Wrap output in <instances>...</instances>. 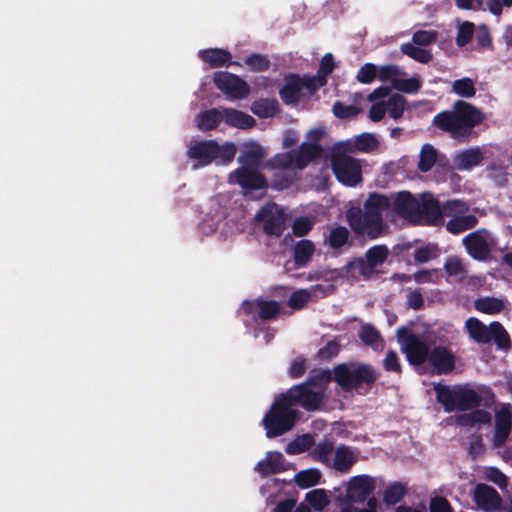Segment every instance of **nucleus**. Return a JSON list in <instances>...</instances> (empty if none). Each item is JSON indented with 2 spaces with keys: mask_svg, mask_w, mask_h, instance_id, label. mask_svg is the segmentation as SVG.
Masks as SVG:
<instances>
[{
  "mask_svg": "<svg viewBox=\"0 0 512 512\" xmlns=\"http://www.w3.org/2000/svg\"><path fill=\"white\" fill-rule=\"evenodd\" d=\"M223 118L227 125L239 129L252 128L256 121L249 114L233 108L223 109Z\"/></svg>",
  "mask_w": 512,
  "mask_h": 512,
  "instance_id": "cd10ccee",
  "label": "nucleus"
},
{
  "mask_svg": "<svg viewBox=\"0 0 512 512\" xmlns=\"http://www.w3.org/2000/svg\"><path fill=\"white\" fill-rule=\"evenodd\" d=\"M314 223L308 217H298L292 225L293 234L297 237L306 236L313 228Z\"/></svg>",
  "mask_w": 512,
  "mask_h": 512,
  "instance_id": "052dcab7",
  "label": "nucleus"
},
{
  "mask_svg": "<svg viewBox=\"0 0 512 512\" xmlns=\"http://www.w3.org/2000/svg\"><path fill=\"white\" fill-rule=\"evenodd\" d=\"M429 512H453V509L445 497L435 496L430 499Z\"/></svg>",
  "mask_w": 512,
  "mask_h": 512,
  "instance_id": "69168bd1",
  "label": "nucleus"
},
{
  "mask_svg": "<svg viewBox=\"0 0 512 512\" xmlns=\"http://www.w3.org/2000/svg\"><path fill=\"white\" fill-rule=\"evenodd\" d=\"M401 51L403 54L409 56L413 60L420 62V63H429L433 56L430 51L417 47L412 43H405L401 46Z\"/></svg>",
  "mask_w": 512,
  "mask_h": 512,
  "instance_id": "37998d69",
  "label": "nucleus"
},
{
  "mask_svg": "<svg viewBox=\"0 0 512 512\" xmlns=\"http://www.w3.org/2000/svg\"><path fill=\"white\" fill-rule=\"evenodd\" d=\"M217 89L234 99H244L250 93V87L239 76L227 71H217L213 75Z\"/></svg>",
  "mask_w": 512,
  "mask_h": 512,
  "instance_id": "dca6fc26",
  "label": "nucleus"
},
{
  "mask_svg": "<svg viewBox=\"0 0 512 512\" xmlns=\"http://www.w3.org/2000/svg\"><path fill=\"white\" fill-rule=\"evenodd\" d=\"M379 374L369 364L341 363L334 367L332 380L345 392L366 394L375 384Z\"/></svg>",
  "mask_w": 512,
  "mask_h": 512,
  "instance_id": "20e7f679",
  "label": "nucleus"
},
{
  "mask_svg": "<svg viewBox=\"0 0 512 512\" xmlns=\"http://www.w3.org/2000/svg\"><path fill=\"white\" fill-rule=\"evenodd\" d=\"M333 114L339 119H348L358 115L361 108L354 105H345L341 101L334 102L332 106Z\"/></svg>",
  "mask_w": 512,
  "mask_h": 512,
  "instance_id": "603ef678",
  "label": "nucleus"
},
{
  "mask_svg": "<svg viewBox=\"0 0 512 512\" xmlns=\"http://www.w3.org/2000/svg\"><path fill=\"white\" fill-rule=\"evenodd\" d=\"M321 473L317 469H307L295 475V482L299 488L306 489L319 483Z\"/></svg>",
  "mask_w": 512,
  "mask_h": 512,
  "instance_id": "c03bdc74",
  "label": "nucleus"
},
{
  "mask_svg": "<svg viewBox=\"0 0 512 512\" xmlns=\"http://www.w3.org/2000/svg\"><path fill=\"white\" fill-rule=\"evenodd\" d=\"M310 299L311 293L307 289H299L290 295L287 304L294 310H301L307 305Z\"/></svg>",
  "mask_w": 512,
  "mask_h": 512,
  "instance_id": "09e8293b",
  "label": "nucleus"
},
{
  "mask_svg": "<svg viewBox=\"0 0 512 512\" xmlns=\"http://www.w3.org/2000/svg\"><path fill=\"white\" fill-rule=\"evenodd\" d=\"M433 390L436 400L447 413L473 410L481 406L482 395L468 385H455L452 388L442 383H435Z\"/></svg>",
  "mask_w": 512,
  "mask_h": 512,
  "instance_id": "39448f33",
  "label": "nucleus"
},
{
  "mask_svg": "<svg viewBox=\"0 0 512 512\" xmlns=\"http://www.w3.org/2000/svg\"><path fill=\"white\" fill-rule=\"evenodd\" d=\"M334 69V57L331 53H326L321 59L317 75L311 76V78H314L317 84L323 83V86H325L327 83V77L333 72Z\"/></svg>",
  "mask_w": 512,
  "mask_h": 512,
  "instance_id": "79ce46f5",
  "label": "nucleus"
},
{
  "mask_svg": "<svg viewBox=\"0 0 512 512\" xmlns=\"http://www.w3.org/2000/svg\"><path fill=\"white\" fill-rule=\"evenodd\" d=\"M408 493V488L401 482L395 481L387 486L383 500L387 505L399 503Z\"/></svg>",
  "mask_w": 512,
  "mask_h": 512,
  "instance_id": "c9c22d12",
  "label": "nucleus"
},
{
  "mask_svg": "<svg viewBox=\"0 0 512 512\" xmlns=\"http://www.w3.org/2000/svg\"><path fill=\"white\" fill-rule=\"evenodd\" d=\"M245 64L248 65L250 69L255 72H263L268 70L270 67V61L268 57L257 53L247 57L245 60Z\"/></svg>",
  "mask_w": 512,
  "mask_h": 512,
  "instance_id": "5fc2aeb1",
  "label": "nucleus"
},
{
  "mask_svg": "<svg viewBox=\"0 0 512 512\" xmlns=\"http://www.w3.org/2000/svg\"><path fill=\"white\" fill-rule=\"evenodd\" d=\"M477 223L478 218L473 214L455 216L447 222L446 229L452 234H460L474 228Z\"/></svg>",
  "mask_w": 512,
  "mask_h": 512,
  "instance_id": "473e14b6",
  "label": "nucleus"
},
{
  "mask_svg": "<svg viewBox=\"0 0 512 512\" xmlns=\"http://www.w3.org/2000/svg\"><path fill=\"white\" fill-rule=\"evenodd\" d=\"M359 450L345 444H340L334 451L332 467L337 472L347 473L358 461Z\"/></svg>",
  "mask_w": 512,
  "mask_h": 512,
  "instance_id": "5701e85b",
  "label": "nucleus"
},
{
  "mask_svg": "<svg viewBox=\"0 0 512 512\" xmlns=\"http://www.w3.org/2000/svg\"><path fill=\"white\" fill-rule=\"evenodd\" d=\"M266 153L262 146L256 142H246L241 146L237 160H263Z\"/></svg>",
  "mask_w": 512,
  "mask_h": 512,
  "instance_id": "a19ab883",
  "label": "nucleus"
},
{
  "mask_svg": "<svg viewBox=\"0 0 512 512\" xmlns=\"http://www.w3.org/2000/svg\"><path fill=\"white\" fill-rule=\"evenodd\" d=\"M375 489V480L369 475H358L350 479L346 499L349 503L368 502Z\"/></svg>",
  "mask_w": 512,
  "mask_h": 512,
  "instance_id": "a211bd4d",
  "label": "nucleus"
},
{
  "mask_svg": "<svg viewBox=\"0 0 512 512\" xmlns=\"http://www.w3.org/2000/svg\"><path fill=\"white\" fill-rule=\"evenodd\" d=\"M397 338L411 365L419 366L428 361L431 350L418 335L409 332L405 326H401L397 329Z\"/></svg>",
  "mask_w": 512,
  "mask_h": 512,
  "instance_id": "4468645a",
  "label": "nucleus"
},
{
  "mask_svg": "<svg viewBox=\"0 0 512 512\" xmlns=\"http://www.w3.org/2000/svg\"><path fill=\"white\" fill-rule=\"evenodd\" d=\"M511 414L509 411H501L496 413L495 432L493 436L494 447H501L511 432Z\"/></svg>",
  "mask_w": 512,
  "mask_h": 512,
  "instance_id": "a878e982",
  "label": "nucleus"
},
{
  "mask_svg": "<svg viewBox=\"0 0 512 512\" xmlns=\"http://www.w3.org/2000/svg\"><path fill=\"white\" fill-rule=\"evenodd\" d=\"M377 77V66L373 63H365L359 70L356 76L358 82L362 84H370Z\"/></svg>",
  "mask_w": 512,
  "mask_h": 512,
  "instance_id": "6e6d98bb",
  "label": "nucleus"
},
{
  "mask_svg": "<svg viewBox=\"0 0 512 512\" xmlns=\"http://www.w3.org/2000/svg\"><path fill=\"white\" fill-rule=\"evenodd\" d=\"M483 453H484V444H483L482 435L478 434V433L472 434L470 436L469 447H468L469 456L473 460H475Z\"/></svg>",
  "mask_w": 512,
  "mask_h": 512,
  "instance_id": "680f3d73",
  "label": "nucleus"
},
{
  "mask_svg": "<svg viewBox=\"0 0 512 512\" xmlns=\"http://www.w3.org/2000/svg\"><path fill=\"white\" fill-rule=\"evenodd\" d=\"M242 167L234 171L236 183L248 193L253 190L263 189L268 186L263 174L257 171L259 167H266L265 162H242Z\"/></svg>",
  "mask_w": 512,
  "mask_h": 512,
  "instance_id": "2eb2a0df",
  "label": "nucleus"
},
{
  "mask_svg": "<svg viewBox=\"0 0 512 512\" xmlns=\"http://www.w3.org/2000/svg\"><path fill=\"white\" fill-rule=\"evenodd\" d=\"M310 162H266L272 168L277 169L271 187L276 190L290 188L297 180L296 172L303 170Z\"/></svg>",
  "mask_w": 512,
  "mask_h": 512,
  "instance_id": "f3484780",
  "label": "nucleus"
},
{
  "mask_svg": "<svg viewBox=\"0 0 512 512\" xmlns=\"http://www.w3.org/2000/svg\"><path fill=\"white\" fill-rule=\"evenodd\" d=\"M340 352V344L336 340L328 341L319 351L317 357L322 361L336 357Z\"/></svg>",
  "mask_w": 512,
  "mask_h": 512,
  "instance_id": "bf43d9fd",
  "label": "nucleus"
},
{
  "mask_svg": "<svg viewBox=\"0 0 512 512\" xmlns=\"http://www.w3.org/2000/svg\"><path fill=\"white\" fill-rule=\"evenodd\" d=\"M285 459L280 452H268L264 460L259 461L255 471L262 477H267L285 471Z\"/></svg>",
  "mask_w": 512,
  "mask_h": 512,
  "instance_id": "b1692460",
  "label": "nucleus"
},
{
  "mask_svg": "<svg viewBox=\"0 0 512 512\" xmlns=\"http://www.w3.org/2000/svg\"><path fill=\"white\" fill-rule=\"evenodd\" d=\"M199 58L211 68H218L229 65L232 54L226 49L208 48L199 51Z\"/></svg>",
  "mask_w": 512,
  "mask_h": 512,
  "instance_id": "393cba45",
  "label": "nucleus"
},
{
  "mask_svg": "<svg viewBox=\"0 0 512 512\" xmlns=\"http://www.w3.org/2000/svg\"><path fill=\"white\" fill-rule=\"evenodd\" d=\"M332 171L339 182L356 186L362 181L361 162H330Z\"/></svg>",
  "mask_w": 512,
  "mask_h": 512,
  "instance_id": "412c9836",
  "label": "nucleus"
},
{
  "mask_svg": "<svg viewBox=\"0 0 512 512\" xmlns=\"http://www.w3.org/2000/svg\"><path fill=\"white\" fill-rule=\"evenodd\" d=\"M436 39V33L431 31L419 30L412 36V41L416 45L427 46Z\"/></svg>",
  "mask_w": 512,
  "mask_h": 512,
  "instance_id": "774afa93",
  "label": "nucleus"
},
{
  "mask_svg": "<svg viewBox=\"0 0 512 512\" xmlns=\"http://www.w3.org/2000/svg\"><path fill=\"white\" fill-rule=\"evenodd\" d=\"M236 153L232 142L219 145L216 140H202L189 147L187 156L192 160H234Z\"/></svg>",
  "mask_w": 512,
  "mask_h": 512,
  "instance_id": "9b49d317",
  "label": "nucleus"
},
{
  "mask_svg": "<svg viewBox=\"0 0 512 512\" xmlns=\"http://www.w3.org/2000/svg\"><path fill=\"white\" fill-rule=\"evenodd\" d=\"M349 237L350 232L348 228L339 225L330 231L327 243L334 250L341 249L348 243Z\"/></svg>",
  "mask_w": 512,
  "mask_h": 512,
  "instance_id": "58836bf2",
  "label": "nucleus"
},
{
  "mask_svg": "<svg viewBox=\"0 0 512 512\" xmlns=\"http://www.w3.org/2000/svg\"><path fill=\"white\" fill-rule=\"evenodd\" d=\"M383 367L388 372L401 373L402 367L398 354L394 350H389L383 360Z\"/></svg>",
  "mask_w": 512,
  "mask_h": 512,
  "instance_id": "0e129e2a",
  "label": "nucleus"
},
{
  "mask_svg": "<svg viewBox=\"0 0 512 512\" xmlns=\"http://www.w3.org/2000/svg\"><path fill=\"white\" fill-rule=\"evenodd\" d=\"M419 223L438 226L443 223L445 217H452L454 214H462L468 211L464 201L452 200L443 206L431 193H422L419 197Z\"/></svg>",
  "mask_w": 512,
  "mask_h": 512,
  "instance_id": "0eeeda50",
  "label": "nucleus"
},
{
  "mask_svg": "<svg viewBox=\"0 0 512 512\" xmlns=\"http://www.w3.org/2000/svg\"><path fill=\"white\" fill-rule=\"evenodd\" d=\"M485 230H477L469 233L462 239V243L468 255L474 260L486 262L491 256V247L485 236L482 234Z\"/></svg>",
  "mask_w": 512,
  "mask_h": 512,
  "instance_id": "aec40b11",
  "label": "nucleus"
},
{
  "mask_svg": "<svg viewBox=\"0 0 512 512\" xmlns=\"http://www.w3.org/2000/svg\"><path fill=\"white\" fill-rule=\"evenodd\" d=\"M314 445V439L310 434H305L294 442L290 443L287 453H301L310 449Z\"/></svg>",
  "mask_w": 512,
  "mask_h": 512,
  "instance_id": "4d7b16f0",
  "label": "nucleus"
},
{
  "mask_svg": "<svg viewBox=\"0 0 512 512\" xmlns=\"http://www.w3.org/2000/svg\"><path fill=\"white\" fill-rule=\"evenodd\" d=\"M334 450V442L330 439H325L315 445L312 456L323 464L331 465V455Z\"/></svg>",
  "mask_w": 512,
  "mask_h": 512,
  "instance_id": "4c0bfd02",
  "label": "nucleus"
},
{
  "mask_svg": "<svg viewBox=\"0 0 512 512\" xmlns=\"http://www.w3.org/2000/svg\"><path fill=\"white\" fill-rule=\"evenodd\" d=\"M298 419V411L284 393L277 396L263 418L266 436L274 438L290 431Z\"/></svg>",
  "mask_w": 512,
  "mask_h": 512,
  "instance_id": "423d86ee",
  "label": "nucleus"
},
{
  "mask_svg": "<svg viewBox=\"0 0 512 512\" xmlns=\"http://www.w3.org/2000/svg\"><path fill=\"white\" fill-rule=\"evenodd\" d=\"M439 249L437 245L427 244L415 249L413 256L417 263H427L438 257Z\"/></svg>",
  "mask_w": 512,
  "mask_h": 512,
  "instance_id": "de8ad7c7",
  "label": "nucleus"
},
{
  "mask_svg": "<svg viewBox=\"0 0 512 512\" xmlns=\"http://www.w3.org/2000/svg\"><path fill=\"white\" fill-rule=\"evenodd\" d=\"M258 317L262 321L275 320L280 313V304L275 300L256 299Z\"/></svg>",
  "mask_w": 512,
  "mask_h": 512,
  "instance_id": "72a5a7b5",
  "label": "nucleus"
},
{
  "mask_svg": "<svg viewBox=\"0 0 512 512\" xmlns=\"http://www.w3.org/2000/svg\"><path fill=\"white\" fill-rule=\"evenodd\" d=\"M315 245L311 240L302 239L296 243L293 249L294 264L297 268L306 266L312 259Z\"/></svg>",
  "mask_w": 512,
  "mask_h": 512,
  "instance_id": "c85d7f7f",
  "label": "nucleus"
},
{
  "mask_svg": "<svg viewBox=\"0 0 512 512\" xmlns=\"http://www.w3.org/2000/svg\"><path fill=\"white\" fill-rule=\"evenodd\" d=\"M475 26L472 22L465 21L459 25L457 36H456V44L459 47L466 46L473 38Z\"/></svg>",
  "mask_w": 512,
  "mask_h": 512,
  "instance_id": "3c124183",
  "label": "nucleus"
},
{
  "mask_svg": "<svg viewBox=\"0 0 512 512\" xmlns=\"http://www.w3.org/2000/svg\"><path fill=\"white\" fill-rule=\"evenodd\" d=\"M331 381L332 372L323 369L313 372L305 382L292 386L284 394L293 406L299 405L306 411H316L323 404L326 385Z\"/></svg>",
  "mask_w": 512,
  "mask_h": 512,
  "instance_id": "7ed1b4c3",
  "label": "nucleus"
},
{
  "mask_svg": "<svg viewBox=\"0 0 512 512\" xmlns=\"http://www.w3.org/2000/svg\"><path fill=\"white\" fill-rule=\"evenodd\" d=\"M392 84L395 89L405 93H415L421 87L419 80L416 78L394 79Z\"/></svg>",
  "mask_w": 512,
  "mask_h": 512,
  "instance_id": "13d9d810",
  "label": "nucleus"
},
{
  "mask_svg": "<svg viewBox=\"0 0 512 512\" xmlns=\"http://www.w3.org/2000/svg\"><path fill=\"white\" fill-rule=\"evenodd\" d=\"M323 87V83H316L310 75L290 73L284 77V84L279 90V96L288 106H296L303 98L314 96Z\"/></svg>",
  "mask_w": 512,
  "mask_h": 512,
  "instance_id": "6e6552de",
  "label": "nucleus"
},
{
  "mask_svg": "<svg viewBox=\"0 0 512 512\" xmlns=\"http://www.w3.org/2000/svg\"><path fill=\"white\" fill-rule=\"evenodd\" d=\"M486 478L501 489L506 488L508 485V478L501 470L496 467H491L488 469Z\"/></svg>",
  "mask_w": 512,
  "mask_h": 512,
  "instance_id": "338daca9",
  "label": "nucleus"
},
{
  "mask_svg": "<svg viewBox=\"0 0 512 512\" xmlns=\"http://www.w3.org/2000/svg\"><path fill=\"white\" fill-rule=\"evenodd\" d=\"M389 256V250L386 245H375L369 248L365 253L368 266L375 272L376 268L383 265Z\"/></svg>",
  "mask_w": 512,
  "mask_h": 512,
  "instance_id": "f704fd0d",
  "label": "nucleus"
},
{
  "mask_svg": "<svg viewBox=\"0 0 512 512\" xmlns=\"http://www.w3.org/2000/svg\"><path fill=\"white\" fill-rule=\"evenodd\" d=\"M327 135L325 126L320 125L309 129L305 140L298 146L300 158L297 160H327L330 159L331 146H323L322 139Z\"/></svg>",
  "mask_w": 512,
  "mask_h": 512,
  "instance_id": "f8f14e48",
  "label": "nucleus"
},
{
  "mask_svg": "<svg viewBox=\"0 0 512 512\" xmlns=\"http://www.w3.org/2000/svg\"><path fill=\"white\" fill-rule=\"evenodd\" d=\"M385 107L390 117L399 119L406 109V99L400 94H394L389 97L388 101L385 103Z\"/></svg>",
  "mask_w": 512,
  "mask_h": 512,
  "instance_id": "a18cd8bd",
  "label": "nucleus"
},
{
  "mask_svg": "<svg viewBox=\"0 0 512 512\" xmlns=\"http://www.w3.org/2000/svg\"><path fill=\"white\" fill-rule=\"evenodd\" d=\"M499 151L500 147L493 144L471 147L456 154L453 160H485L494 157L495 152Z\"/></svg>",
  "mask_w": 512,
  "mask_h": 512,
  "instance_id": "bb28decb",
  "label": "nucleus"
},
{
  "mask_svg": "<svg viewBox=\"0 0 512 512\" xmlns=\"http://www.w3.org/2000/svg\"><path fill=\"white\" fill-rule=\"evenodd\" d=\"M475 308L485 314H497L503 310L504 303L495 297L479 298L475 301Z\"/></svg>",
  "mask_w": 512,
  "mask_h": 512,
  "instance_id": "ea45409f",
  "label": "nucleus"
},
{
  "mask_svg": "<svg viewBox=\"0 0 512 512\" xmlns=\"http://www.w3.org/2000/svg\"><path fill=\"white\" fill-rule=\"evenodd\" d=\"M198 127L202 131L214 130L224 120L223 111L216 108L205 110L197 116Z\"/></svg>",
  "mask_w": 512,
  "mask_h": 512,
  "instance_id": "2f4dec72",
  "label": "nucleus"
},
{
  "mask_svg": "<svg viewBox=\"0 0 512 512\" xmlns=\"http://www.w3.org/2000/svg\"><path fill=\"white\" fill-rule=\"evenodd\" d=\"M379 148L378 138L369 132L361 133L344 141H338L331 146L329 160H358L351 154L373 153Z\"/></svg>",
  "mask_w": 512,
  "mask_h": 512,
  "instance_id": "9d476101",
  "label": "nucleus"
},
{
  "mask_svg": "<svg viewBox=\"0 0 512 512\" xmlns=\"http://www.w3.org/2000/svg\"><path fill=\"white\" fill-rule=\"evenodd\" d=\"M491 414L482 409H473L470 413H463L456 416V423L460 427H472L475 424H489Z\"/></svg>",
  "mask_w": 512,
  "mask_h": 512,
  "instance_id": "c756f323",
  "label": "nucleus"
},
{
  "mask_svg": "<svg viewBox=\"0 0 512 512\" xmlns=\"http://www.w3.org/2000/svg\"><path fill=\"white\" fill-rule=\"evenodd\" d=\"M469 336L479 344H487L492 340L498 349L508 351L511 348V339L504 328L498 322L493 321L488 326L475 317H470L465 322Z\"/></svg>",
  "mask_w": 512,
  "mask_h": 512,
  "instance_id": "1a4fd4ad",
  "label": "nucleus"
},
{
  "mask_svg": "<svg viewBox=\"0 0 512 512\" xmlns=\"http://www.w3.org/2000/svg\"><path fill=\"white\" fill-rule=\"evenodd\" d=\"M360 339L364 344L372 346L381 339V335L374 326L367 324L360 332Z\"/></svg>",
  "mask_w": 512,
  "mask_h": 512,
  "instance_id": "e2e57ef3",
  "label": "nucleus"
},
{
  "mask_svg": "<svg viewBox=\"0 0 512 512\" xmlns=\"http://www.w3.org/2000/svg\"><path fill=\"white\" fill-rule=\"evenodd\" d=\"M343 270L346 274L355 277L354 270H357L358 274L365 279L371 278V276L375 273L371 267L368 266V262L366 258H354L353 260L346 263L343 267Z\"/></svg>",
  "mask_w": 512,
  "mask_h": 512,
  "instance_id": "e433bc0d",
  "label": "nucleus"
},
{
  "mask_svg": "<svg viewBox=\"0 0 512 512\" xmlns=\"http://www.w3.org/2000/svg\"><path fill=\"white\" fill-rule=\"evenodd\" d=\"M255 220L263 225V232L271 237L280 238L286 230V213L275 202H267L256 213Z\"/></svg>",
  "mask_w": 512,
  "mask_h": 512,
  "instance_id": "ddd939ff",
  "label": "nucleus"
},
{
  "mask_svg": "<svg viewBox=\"0 0 512 512\" xmlns=\"http://www.w3.org/2000/svg\"><path fill=\"white\" fill-rule=\"evenodd\" d=\"M418 201V198L406 190L395 193L391 198L373 192L364 201L363 208L351 207L347 210L346 220L357 236L374 240L381 237L385 231L386 225L383 213L391 205L393 212L399 217L413 223H419Z\"/></svg>",
  "mask_w": 512,
  "mask_h": 512,
  "instance_id": "f257e3e1",
  "label": "nucleus"
},
{
  "mask_svg": "<svg viewBox=\"0 0 512 512\" xmlns=\"http://www.w3.org/2000/svg\"><path fill=\"white\" fill-rule=\"evenodd\" d=\"M251 110L259 118H270L280 112V105L275 98H261L252 103Z\"/></svg>",
  "mask_w": 512,
  "mask_h": 512,
  "instance_id": "7c9ffc66",
  "label": "nucleus"
},
{
  "mask_svg": "<svg viewBox=\"0 0 512 512\" xmlns=\"http://www.w3.org/2000/svg\"><path fill=\"white\" fill-rule=\"evenodd\" d=\"M444 269L448 276L457 277L460 281L466 277V268L462 261L458 258L448 259L444 264Z\"/></svg>",
  "mask_w": 512,
  "mask_h": 512,
  "instance_id": "864d4df0",
  "label": "nucleus"
},
{
  "mask_svg": "<svg viewBox=\"0 0 512 512\" xmlns=\"http://www.w3.org/2000/svg\"><path fill=\"white\" fill-rule=\"evenodd\" d=\"M473 499L477 506L485 511L498 510L502 503V499L497 490L484 483H479L475 486Z\"/></svg>",
  "mask_w": 512,
  "mask_h": 512,
  "instance_id": "4be33fe9",
  "label": "nucleus"
},
{
  "mask_svg": "<svg viewBox=\"0 0 512 512\" xmlns=\"http://www.w3.org/2000/svg\"><path fill=\"white\" fill-rule=\"evenodd\" d=\"M306 501L317 511L323 510L329 503L323 489H315L306 494Z\"/></svg>",
  "mask_w": 512,
  "mask_h": 512,
  "instance_id": "8fccbe9b",
  "label": "nucleus"
},
{
  "mask_svg": "<svg viewBox=\"0 0 512 512\" xmlns=\"http://www.w3.org/2000/svg\"><path fill=\"white\" fill-rule=\"evenodd\" d=\"M452 91L463 98H472L476 94L474 81L468 77L455 80L452 84Z\"/></svg>",
  "mask_w": 512,
  "mask_h": 512,
  "instance_id": "49530a36",
  "label": "nucleus"
},
{
  "mask_svg": "<svg viewBox=\"0 0 512 512\" xmlns=\"http://www.w3.org/2000/svg\"><path fill=\"white\" fill-rule=\"evenodd\" d=\"M485 119L483 112L475 105L464 100H457L452 110L437 113L432 125L459 142H466L473 134V129Z\"/></svg>",
  "mask_w": 512,
  "mask_h": 512,
  "instance_id": "f03ea898",
  "label": "nucleus"
},
{
  "mask_svg": "<svg viewBox=\"0 0 512 512\" xmlns=\"http://www.w3.org/2000/svg\"><path fill=\"white\" fill-rule=\"evenodd\" d=\"M427 362L436 375H448L455 369L456 355L446 346L437 345L430 351Z\"/></svg>",
  "mask_w": 512,
  "mask_h": 512,
  "instance_id": "6ab92c4d",
  "label": "nucleus"
}]
</instances>
